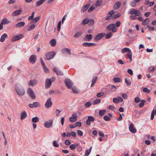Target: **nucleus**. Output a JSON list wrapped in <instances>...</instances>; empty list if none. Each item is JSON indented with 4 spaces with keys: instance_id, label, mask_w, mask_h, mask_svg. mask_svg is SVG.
Instances as JSON below:
<instances>
[{
    "instance_id": "nucleus-43",
    "label": "nucleus",
    "mask_w": 156,
    "mask_h": 156,
    "mask_svg": "<svg viewBox=\"0 0 156 156\" xmlns=\"http://www.w3.org/2000/svg\"><path fill=\"white\" fill-rule=\"evenodd\" d=\"M131 50L129 48H125L123 49L122 51V53H125L126 52H128V51H129Z\"/></svg>"
},
{
    "instance_id": "nucleus-33",
    "label": "nucleus",
    "mask_w": 156,
    "mask_h": 156,
    "mask_svg": "<svg viewBox=\"0 0 156 156\" xmlns=\"http://www.w3.org/2000/svg\"><path fill=\"white\" fill-rule=\"evenodd\" d=\"M39 118L37 117H33L32 119V122L33 123H36L39 121Z\"/></svg>"
},
{
    "instance_id": "nucleus-15",
    "label": "nucleus",
    "mask_w": 156,
    "mask_h": 156,
    "mask_svg": "<svg viewBox=\"0 0 156 156\" xmlns=\"http://www.w3.org/2000/svg\"><path fill=\"white\" fill-rule=\"evenodd\" d=\"M94 118L92 116H89L88 117V119L87 120L86 123L87 125H90V122L94 121Z\"/></svg>"
},
{
    "instance_id": "nucleus-19",
    "label": "nucleus",
    "mask_w": 156,
    "mask_h": 156,
    "mask_svg": "<svg viewBox=\"0 0 156 156\" xmlns=\"http://www.w3.org/2000/svg\"><path fill=\"white\" fill-rule=\"evenodd\" d=\"M90 5V4H88L86 5L83 6L82 7L81 10V12H85L89 7Z\"/></svg>"
},
{
    "instance_id": "nucleus-13",
    "label": "nucleus",
    "mask_w": 156,
    "mask_h": 156,
    "mask_svg": "<svg viewBox=\"0 0 156 156\" xmlns=\"http://www.w3.org/2000/svg\"><path fill=\"white\" fill-rule=\"evenodd\" d=\"M51 81L50 79L47 78L46 79L45 81V87L46 88L48 89L49 88L51 85Z\"/></svg>"
},
{
    "instance_id": "nucleus-17",
    "label": "nucleus",
    "mask_w": 156,
    "mask_h": 156,
    "mask_svg": "<svg viewBox=\"0 0 156 156\" xmlns=\"http://www.w3.org/2000/svg\"><path fill=\"white\" fill-rule=\"evenodd\" d=\"M129 129L131 132L133 133H135L136 132V130L134 128L133 124L132 123L130 125Z\"/></svg>"
},
{
    "instance_id": "nucleus-32",
    "label": "nucleus",
    "mask_w": 156,
    "mask_h": 156,
    "mask_svg": "<svg viewBox=\"0 0 156 156\" xmlns=\"http://www.w3.org/2000/svg\"><path fill=\"white\" fill-rule=\"evenodd\" d=\"M150 21V20L149 18H146L145 20L143 21L142 22V24L143 25H146Z\"/></svg>"
},
{
    "instance_id": "nucleus-10",
    "label": "nucleus",
    "mask_w": 156,
    "mask_h": 156,
    "mask_svg": "<svg viewBox=\"0 0 156 156\" xmlns=\"http://www.w3.org/2000/svg\"><path fill=\"white\" fill-rule=\"evenodd\" d=\"M53 122V120H51L48 122H45L44 124V125L46 128H49L52 127Z\"/></svg>"
},
{
    "instance_id": "nucleus-49",
    "label": "nucleus",
    "mask_w": 156,
    "mask_h": 156,
    "mask_svg": "<svg viewBox=\"0 0 156 156\" xmlns=\"http://www.w3.org/2000/svg\"><path fill=\"white\" fill-rule=\"evenodd\" d=\"M53 145L55 147H59V144L57 142L56 140L53 141Z\"/></svg>"
},
{
    "instance_id": "nucleus-16",
    "label": "nucleus",
    "mask_w": 156,
    "mask_h": 156,
    "mask_svg": "<svg viewBox=\"0 0 156 156\" xmlns=\"http://www.w3.org/2000/svg\"><path fill=\"white\" fill-rule=\"evenodd\" d=\"M96 44L93 43L84 42L83 43V45L86 47H90L96 45Z\"/></svg>"
},
{
    "instance_id": "nucleus-24",
    "label": "nucleus",
    "mask_w": 156,
    "mask_h": 156,
    "mask_svg": "<svg viewBox=\"0 0 156 156\" xmlns=\"http://www.w3.org/2000/svg\"><path fill=\"white\" fill-rule=\"evenodd\" d=\"M97 76H95L93 77V80L91 81V83L90 87H92L95 84L97 80Z\"/></svg>"
},
{
    "instance_id": "nucleus-64",
    "label": "nucleus",
    "mask_w": 156,
    "mask_h": 156,
    "mask_svg": "<svg viewBox=\"0 0 156 156\" xmlns=\"http://www.w3.org/2000/svg\"><path fill=\"white\" fill-rule=\"evenodd\" d=\"M91 105V104L90 102H88L85 104V105L86 107L88 108L90 107Z\"/></svg>"
},
{
    "instance_id": "nucleus-1",
    "label": "nucleus",
    "mask_w": 156,
    "mask_h": 156,
    "mask_svg": "<svg viewBox=\"0 0 156 156\" xmlns=\"http://www.w3.org/2000/svg\"><path fill=\"white\" fill-rule=\"evenodd\" d=\"M14 87L16 93L19 96H22L25 94L24 89L20 83H16Z\"/></svg>"
},
{
    "instance_id": "nucleus-14",
    "label": "nucleus",
    "mask_w": 156,
    "mask_h": 156,
    "mask_svg": "<svg viewBox=\"0 0 156 156\" xmlns=\"http://www.w3.org/2000/svg\"><path fill=\"white\" fill-rule=\"evenodd\" d=\"M37 81L36 80H30L28 83V85L29 86H34L37 83Z\"/></svg>"
},
{
    "instance_id": "nucleus-34",
    "label": "nucleus",
    "mask_w": 156,
    "mask_h": 156,
    "mask_svg": "<svg viewBox=\"0 0 156 156\" xmlns=\"http://www.w3.org/2000/svg\"><path fill=\"white\" fill-rule=\"evenodd\" d=\"M42 67L44 69V71L46 73H48L49 72V70L48 69L44 63L42 62Z\"/></svg>"
},
{
    "instance_id": "nucleus-52",
    "label": "nucleus",
    "mask_w": 156,
    "mask_h": 156,
    "mask_svg": "<svg viewBox=\"0 0 156 156\" xmlns=\"http://www.w3.org/2000/svg\"><path fill=\"white\" fill-rule=\"evenodd\" d=\"M113 101L115 103L118 104L119 102V100L118 98H114L113 99Z\"/></svg>"
},
{
    "instance_id": "nucleus-53",
    "label": "nucleus",
    "mask_w": 156,
    "mask_h": 156,
    "mask_svg": "<svg viewBox=\"0 0 156 156\" xmlns=\"http://www.w3.org/2000/svg\"><path fill=\"white\" fill-rule=\"evenodd\" d=\"M145 102V100H142L141 102L139 104V107L141 108L144 105V102Z\"/></svg>"
},
{
    "instance_id": "nucleus-26",
    "label": "nucleus",
    "mask_w": 156,
    "mask_h": 156,
    "mask_svg": "<svg viewBox=\"0 0 156 156\" xmlns=\"http://www.w3.org/2000/svg\"><path fill=\"white\" fill-rule=\"evenodd\" d=\"M92 36L91 34H87L85 37V40L87 41H90L92 39Z\"/></svg>"
},
{
    "instance_id": "nucleus-62",
    "label": "nucleus",
    "mask_w": 156,
    "mask_h": 156,
    "mask_svg": "<svg viewBox=\"0 0 156 156\" xmlns=\"http://www.w3.org/2000/svg\"><path fill=\"white\" fill-rule=\"evenodd\" d=\"M143 91L145 92L149 93L150 92V90H149L147 88H144L143 89Z\"/></svg>"
},
{
    "instance_id": "nucleus-37",
    "label": "nucleus",
    "mask_w": 156,
    "mask_h": 156,
    "mask_svg": "<svg viewBox=\"0 0 156 156\" xmlns=\"http://www.w3.org/2000/svg\"><path fill=\"white\" fill-rule=\"evenodd\" d=\"M89 22V19L86 18L84 19L82 21V24L83 25L87 24Z\"/></svg>"
},
{
    "instance_id": "nucleus-21",
    "label": "nucleus",
    "mask_w": 156,
    "mask_h": 156,
    "mask_svg": "<svg viewBox=\"0 0 156 156\" xmlns=\"http://www.w3.org/2000/svg\"><path fill=\"white\" fill-rule=\"evenodd\" d=\"M62 51L64 54L68 53L69 55H70L71 53L70 49L68 48H65L62 49Z\"/></svg>"
},
{
    "instance_id": "nucleus-47",
    "label": "nucleus",
    "mask_w": 156,
    "mask_h": 156,
    "mask_svg": "<svg viewBox=\"0 0 156 156\" xmlns=\"http://www.w3.org/2000/svg\"><path fill=\"white\" fill-rule=\"evenodd\" d=\"M94 20L93 19H89V26H91L94 24Z\"/></svg>"
},
{
    "instance_id": "nucleus-31",
    "label": "nucleus",
    "mask_w": 156,
    "mask_h": 156,
    "mask_svg": "<svg viewBox=\"0 0 156 156\" xmlns=\"http://www.w3.org/2000/svg\"><path fill=\"white\" fill-rule=\"evenodd\" d=\"M120 5L121 2H116L114 6L115 9H118L120 7Z\"/></svg>"
},
{
    "instance_id": "nucleus-55",
    "label": "nucleus",
    "mask_w": 156,
    "mask_h": 156,
    "mask_svg": "<svg viewBox=\"0 0 156 156\" xmlns=\"http://www.w3.org/2000/svg\"><path fill=\"white\" fill-rule=\"evenodd\" d=\"M154 109L153 110L151 115V120H152L154 117Z\"/></svg>"
},
{
    "instance_id": "nucleus-27",
    "label": "nucleus",
    "mask_w": 156,
    "mask_h": 156,
    "mask_svg": "<svg viewBox=\"0 0 156 156\" xmlns=\"http://www.w3.org/2000/svg\"><path fill=\"white\" fill-rule=\"evenodd\" d=\"M126 56L128 58H129L130 61L132 60V53L131 50L129 51H128L126 54Z\"/></svg>"
},
{
    "instance_id": "nucleus-39",
    "label": "nucleus",
    "mask_w": 156,
    "mask_h": 156,
    "mask_svg": "<svg viewBox=\"0 0 156 156\" xmlns=\"http://www.w3.org/2000/svg\"><path fill=\"white\" fill-rule=\"evenodd\" d=\"M125 81L126 83V86H130L131 85V83L129 80H127V79H125Z\"/></svg>"
},
{
    "instance_id": "nucleus-22",
    "label": "nucleus",
    "mask_w": 156,
    "mask_h": 156,
    "mask_svg": "<svg viewBox=\"0 0 156 156\" xmlns=\"http://www.w3.org/2000/svg\"><path fill=\"white\" fill-rule=\"evenodd\" d=\"M8 37V35L6 33H4L2 35L0 38V41L1 42H3L6 38Z\"/></svg>"
},
{
    "instance_id": "nucleus-58",
    "label": "nucleus",
    "mask_w": 156,
    "mask_h": 156,
    "mask_svg": "<svg viewBox=\"0 0 156 156\" xmlns=\"http://www.w3.org/2000/svg\"><path fill=\"white\" fill-rule=\"evenodd\" d=\"M104 93L103 92H99L97 94V96L98 97H100L104 95Z\"/></svg>"
},
{
    "instance_id": "nucleus-20",
    "label": "nucleus",
    "mask_w": 156,
    "mask_h": 156,
    "mask_svg": "<svg viewBox=\"0 0 156 156\" xmlns=\"http://www.w3.org/2000/svg\"><path fill=\"white\" fill-rule=\"evenodd\" d=\"M22 12L21 9H19L14 12L12 13V15L14 16H16L20 14Z\"/></svg>"
},
{
    "instance_id": "nucleus-18",
    "label": "nucleus",
    "mask_w": 156,
    "mask_h": 156,
    "mask_svg": "<svg viewBox=\"0 0 156 156\" xmlns=\"http://www.w3.org/2000/svg\"><path fill=\"white\" fill-rule=\"evenodd\" d=\"M27 116V113L25 111H23L21 113L20 119L23 120L26 118Z\"/></svg>"
},
{
    "instance_id": "nucleus-45",
    "label": "nucleus",
    "mask_w": 156,
    "mask_h": 156,
    "mask_svg": "<svg viewBox=\"0 0 156 156\" xmlns=\"http://www.w3.org/2000/svg\"><path fill=\"white\" fill-rule=\"evenodd\" d=\"M134 14L136 16H139L141 15V13L140 11L136 10Z\"/></svg>"
},
{
    "instance_id": "nucleus-9",
    "label": "nucleus",
    "mask_w": 156,
    "mask_h": 156,
    "mask_svg": "<svg viewBox=\"0 0 156 156\" xmlns=\"http://www.w3.org/2000/svg\"><path fill=\"white\" fill-rule=\"evenodd\" d=\"M31 108H37V107H40L41 105L37 102H34L33 104H29L28 105Z\"/></svg>"
},
{
    "instance_id": "nucleus-6",
    "label": "nucleus",
    "mask_w": 156,
    "mask_h": 156,
    "mask_svg": "<svg viewBox=\"0 0 156 156\" xmlns=\"http://www.w3.org/2000/svg\"><path fill=\"white\" fill-rule=\"evenodd\" d=\"M52 103L51 102V98H49L47 100L45 104V107L46 108L51 107L52 105Z\"/></svg>"
},
{
    "instance_id": "nucleus-40",
    "label": "nucleus",
    "mask_w": 156,
    "mask_h": 156,
    "mask_svg": "<svg viewBox=\"0 0 156 156\" xmlns=\"http://www.w3.org/2000/svg\"><path fill=\"white\" fill-rule=\"evenodd\" d=\"M136 10L134 9H130L129 11L128 12V13L131 15L134 14Z\"/></svg>"
},
{
    "instance_id": "nucleus-56",
    "label": "nucleus",
    "mask_w": 156,
    "mask_h": 156,
    "mask_svg": "<svg viewBox=\"0 0 156 156\" xmlns=\"http://www.w3.org/2000/svg\"><path fill=\"white\" fill-rule=\"evenodd\" d=\"M95 9V7L94 6L92 5L88 9V12H91Z\"/></svg>"
},
{
    "instance_id": "nucleus-29",
    "label": "nucleus",
    "mask_w": 156,
    "mask_h": 156,
    "mask_svg": "<svg viewBox=\"0 0 156 156\" xmlns=\"http://www.w3.org/2000/svg\"><path fill=\"white\" fill-rule=\"evenodd\" d=\"M53 70L56 72L57 74L61 75H63L62 72L58 70L57 68L54 67Z\"/></svg>"
},
{
    "instance_id": "nucleus-36",
    "label": "nucleus",
    "mask_w": 156,
    "mask_h": 156,
    "mask_svg": "<svg viewBox=\"0 0 156 156\" xmlns=\"http://www.w3.org/2000/svg\"><path fill=\"white\" fill-rule=\"evenodd\" d=\"M92 148V147H90V148L89 150H87L85 152V155L87 156H88L89 155V154H90V153L91 151Z\"/></svg>"
},
{
    "instance_id": "nucleus-38",
    "label": "nucleus",
    "mask_w": 156,
    "mask_h": 156,
    "mask_svg": "<svg viewBox=\"0 0 156 156\" xmlns=\"http://www.w3.org/2000/svg\"><path fill=\"white\" fill-rule=\"evenodd\" d=\"M50 44L52 46H55L56 45V40L54 39L51 40L50 41Z\"/></svg>"
},
{
    "instance_id": "nucleus-2",
    "label": "nucleus",
    "mask_w": 156,
    "mask_h": 156,
    "mask_svg": "<svg viewBox=\"0 0 156 156\" xmlns=\"http://www.w3.org/2000/svg\"><path fill=\"white\" fill-rule=\"evenodd\" d=\"M107 28L109 31L112 30L113 32H115L117 30V28L115 27V25L114 23H112L109 25Z\"/></svg>"
},
{
    "instance_id": "nucleus-57",
    "label": "nucleus",
    "mask_w": 156,
    "mask_h": 156,
    "mask_svg": "<svg viewBox=\"0 0 156 156\" xmlns=\"http://www.w3.org/2000/svg\"><path fill=\"white\" fill-rule=\"evenodd\" d=\"M77 134L80 136H82L83 135L82 132L80 130H78L77 131Z\"/></svg>"
},
{
    "instance_id": "nucleus-50",
    "label": "nucleus",
    "mask_w": 156,
    "mask_h": 156,
    "mask_svg": "<svg viewBox=\"0 0 156 156\" xmlns=\"http://www.w3.org/2000/svg\"><path fill=\"white\" fill-rule=\"evenodd\" d=\"M35 27V25L34 24H33L32 25L30 26L29 27L28 29V31H30L31 30L34 29Z\"/></svg>"
},
{
    "instance_id": "nucleus-5",
    "label": "nucleus",
    "mask_w": 156,
    "mask_h": 156,
    "mask_svg": "<svg viewBox=\"0 0 156 156\" xmlns=\"http://www.w3.org/2000/svg\"><path fill=\"white\" fill-rule=\"evenodd\" d=\"M55 54V53L54 52L51 51L46 53L45 56L47 59L50 60L53 58Z\"/></svg>"
},
{
    "instance_id": "nucleus-12",
    "label": "nucleus",
    "mask_w": 156,
    "mask_h": 156,
    "mask_svg": "<svg viewBox=\"0 0 156 156\" xmlns=\"http://www.w3.org/2000/svg\"><path fill=\"white\" fill-rule=\"evenodd\" d=\"M77 114L75 113L72 114V117L70 118L69 120L71 122H74L77 120Z\"/></svg>"
},
{
    "instance_id": "nucleus-61",
    "label": "nucleus",
    "mask_w": 156,
    "mask_h": 156,
    "mask_svg": "<svg viewBox=\"0 0 156 156\" xmlns=\"http://www.w3.org/2000/svg\"><path fill=\"white\" fill-rule=\"evenodd\" d=\"M72 90L75 93H77L79 92L78 90H77L76 88L74 87L72 88Z\"/></svg>"
},
{
    "instance_id": "nucleus-23",
    "label": "nucleus",
    "mask_w": 156,
    "mask_h": 156,
    "mask_svg": "<svg viewBox=\"0 0 156 156\" xmlns=\"http://www.w3.org/2000/svg\"><path fill=\"white\" fill-rule=\"evenodd\" d=\"M25 23L24 22H20L16 25V27H22L25 25Z\"/></svg>"
},
{
    "instance_id": "nucleus-60",
    "label": "nucleus",
    "mask_w": 156,
    "mask_h": 156,
    "mask_svg": "<svg viewBox=\"0 0 156 156\" xmlns=\"http://www.w3.org/2000/svg\"><path fill=\"white\" fill-rule=\"evenodd\" d=\"M128 73L131 76L133 75V72L132 70L130 69H128L127 71Z\"/></svg>"
},
{
    "instance_id": "nucleus-54",
    "label": "nucleus",
    "mask_w": 156,
    "mask_h": 156,
    "mask_svg": "<svg viewBox=\"0 0 156 156\" xmlns=\"http://www.w3.org/2000/svg\"><path fill=\"white\" fill-rule=\"evenodd\" d=\"M113 81L115 82H119L121 79L118 77L115 78L113 79Z\"/></svg>"
},
{
    "instance_id": "nucleus-35",
    "label": "nucleus",
    "mask_w": 156,
    "mask_h": 156,
    "mask_svg": "<svg viewBox=\"0 0 156 156\" xmlns=\"http://www.w3.org/2000/svg\"><path fill=\"white\" fill-rule=\"evenodd\" d=\"M102 0H98L96 2L95 5L98 6H99L102 5Z\"/></svg>"
},
{
    "instance_id": "nucleus-7",
    "label": "nucleus",
    "mask_w": 156,
    "mask_h": 156,
    "mask_svg": "<svg viewBox=\"0 0 156 156\" xmlns=\"http://www.w3.org/2000/svg\"><path fill=\"white\" fill-rule=\"evenodd\" d=\"M23 37V35L22 34H20L18 35L13 37L11 39L12 41H15L19 40Z\"/></svg>"
},
{
    "instance_id": "nucleus-28",
    "label": "nucleus",
    "mask_w": 156,
    "mask_h": 156,
    "mask_svg": "<svg viewBox=\"0 0 156 156\" xmlns=\"http://www.w3.org/2000/svg\"><path fill=\"white\" fill-rule=\"evenodd\" d=\"M46 0H40L36 2V6L38 7L41 5Z\"/></svg>"
},
{
    "instance_id": "nucleus-41",
    "label": "nucleus",
    "mask_w": 156,
    "mask_h": 156,
    "mask_svg": "<svg viewBox=\"0 0 156 156\" xmlns=\"http://www.w3.org/2000/svg\"><path fill=\"white\" fill-rule=\"evenodd\" d=\"M106 112V110H100L99 112V114L100 116H102L105 114Z\"/></svg>"
},
{
    "instance_id": "nucleus-46",
    "label": "nucleus",
    "mask_w": 156,
    "mask_h": 156,
    "mask_svg": "<svg viewBox=\"0 0 156 156\" xmlns=\"http://www.w3.org/2000/svg\"><path fill=\"white\" fill-rule=\"evenodd\" d=\"M34 14H35L34 12H32L31 15L28 17V20H33L34 17Z\"/></svg>"
},
{
    "instance_id": "nucleus-4",
    "label": "nucleus",
    "mask_w": 156,
    "mask_h": 156,
    "mask_svg": "<svg viewBox=\"0 0 156 156\" xmlns=\"http://www.w3.org/2000/svg\"><path fill=\"white\" fill-rule=\"evenodd\" d=\"M27 92L28 95L32 99H34L35 98V96L33 90L30 88H28L27 90Z\"/></svg>"
},
{
    "instance_id": "nucleus-11",
    "label": "nucleus",
    "mask_w": 156,
    "mask_h": 156,
    "mask_svg": "<svg viewBox=\"0 0 156 156\" xmlns=\"http://www.w3.org/2000/svg\"><path fill=\"white\" fill-rule=\"evenodd\" d=\"M114 14V12L113 10L110 11L107 14V16L106 18V20H108L112 19V17L113 16V15Z\"/></svg>"
},
{
    "instance_id": "nucleus-8",
    "label": "nucleus",
    "mask_w": 156,
    "mask_h": 156,
    "mask_svg": "<svg viewBox=\"0 0 156 156\" xmlns=\"http://www.w3.org/2000/svg\"><path fill=\"white\" fill-rule=\"evenodd\" d=\"M37 60L36 56L35 55H31L30 57L29 61L32 64L34 63Z\"/></svg>"
},
{
    "instance_id": "nucleus-48",
    "label": "nucleus",
    "mask_w": 156,
    "mask_h": 156,
    "mask_svg": "<svg viewBox=\"0 0 156 156\" xmlns=\"http://www.w3.org/2000/svg\"><path fill=\"white\" fill-rule=\"evenodd\" d=\"M112 32H110L108 33H107L106 34V38L107 39H109L111 37L112 35Z\"/></svg>"
},
{
    "instance_id": "nucleus-3",
    "label": "nucleus",
    "mask_w": 156,
    "mask_h": 156,
    "mask_svg": "<svg viewBox=\"0 0 156 156\" xmlns=\"http://www.w3.org/2000/svg\"><path fill=\"white\" fill-rule=\"evenodd\" d=\"M64 82L68 88L70 89L72 87L73 85V83L70 79H65Z\"/></svg>"
},
{
    "instance_id": "nucleus-30",
    "label": "nucleus",
    "mask_w": 156,
    "mask_h": 156,
    "mask_svg": "<svg viewBox=\"0 0 156 156\" xmlns=\"http://www.w3.org/2000/svg\"><path fill=\"white\" fill-rule=\"evenodd\" d=\"M9 23V21L7 19L4 18L2 20L1 23L3 24H7Z\"/></svg>"
},
{
    "instance_id": "nucleus-59",
    "label": "nucleus",
    "mask_w": 156,
    "mask_h": 156,
    "mask_svg": "<svg viewBox=\"0 0 156 156\" xmlns=\"http://www.w3.org/2000/svg\"><path fill=\"white\" fill-rule=\"evenodd\" d=\"M61 21H59L58 22V25L57 26V28L58 29V31H60L61 28Z\"/></svg>"
},
{
    "instance_id": "nucleus-25",
    "label": "nucleus",
    "mask_w": 156,
    "mask_h": 156,
    "mask_svg": "<svg viewBox=\"0 0 156 156\" xmlns=\"http://www.w3.org/2000/svg\"><path fill=\"white\" fill-rule=\"evenodd\" d=\"M103 37L102 34H99L97 35L94 38V40L96 41H98Z\"/></svg>"
},
{
    "instance_id": "nucleus-44",
    "label": "nucleus",
    "mask_w": 156,
    "mask_h": 156,
    "mask_svg": "<svg viewBox=\"0 0 156 156\" xmlns=\"http://www.w3.org/2000/svg\"><path fill=\"white\" fill-rule=\"evenodd\" d=\"M40 18L41 17L40 16H38L37 17H35L34 19H33V22L34 23H36L40 20Z\"/></svg>"
},
{
    "instance_id": "nucleus-63",
    "label": "nucleus",
    "mask_w": 156,
    "mask_h": 156,
    "mask_svg": "<svg viewBox=\"0 0 156 156\" xmlns=\"http://www.w3.org/2000/svg\"><path fill=\"white\" fill-rule=\"evenodd\" d=\"M120 16V15L119 14H115L112 17L113 19H116L119 17Z\"/></svg>"
},
{
    "instance_id": "nucleus-42",
    "label": "nucleus",
    "mask_w": 156,
    "mask_h": 156,
    "mask_svg": "<svg viewBox=\"0 0 156 156\" xmlns=\"http://www.w3.org/2000/svg\"><path fill=\"white\" fill-rule=\"evenodd\" d=\"M82 34V32L80 31L78 32L74 36V37H79Z\"/></svg>"
},
{
    "instance_id": "nucleus-51",
    "label": "nucleus",
    "mask_w": 156,
    "mask_h": 156,
    "mask_svg": "<svg viewBox=\"0 0 156 156\" xmlns=\"http://www.w3.org/2000/svg\"><path fill=\"white\" fill-rule=\"evenodd\" d=\"M76 146H78V144H72L70 145L69 147L71 150H73L75 149Z\"/></svg>"
}]
</instances>
